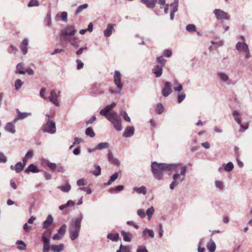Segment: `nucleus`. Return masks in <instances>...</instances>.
Here are the masks:
<instances>
[{
    "instance_id": "f257e3e1",
    "label": "nucleus",
    "mask_w": 252,
    "mask_h": 252,
    "mask_svg": "<svg viewBox=\"0 0 252 252\" xmlns=\"http://www.w3.org/2000/svg\"><path fill=\"white\" fill-rule=\"evenodd\" d=\"M178 165L174 164L158 163L153 162L151 164L152 171L155 179L162 180L163 172L166 171H177Z\"/></svg>"
},
{
    "instance_id": "f03ea898",
    "label": "nucleus",
    "mask_w": 252,
    "mask_h": 252,
    "mask_svg": "<svg viewBox=\"0 0 252 252\" xmlns=\"http://www.w3.org/2000/svg\"><path fill=\"white\" fill-rule=\"evenodd\" d=\"M83 218V216L81 214L79 216L72 220L70 222L69 235L70 239L72 241L75 240L79 236Z\"/></svg>"
},
{
    "instance_id": "7ed1b4c3",
    "label": "nucleus",
    "mask_w": 252,
    "mask_h": 252,
    "mask_svg": "<svg viewBox=\"0 0 252 252\" xmlns=\"http://www.w3.org/2000/svg\"><path fill=\"white\" fill-rule=\"evenodd\" d=\"M77 30L74 25H67L60 32V40L62 42H67L72 39H75L74 35Z\"/></svg>"
},
{
    "instance_id": "20e7f679",
    "label": "nucleus",
    "mask_w": 252,
    "mask_h": 252,
    "mask_svg": "<svg viewBox=\"0 0 252 252\" xmlns=\"http://www.w3.org/2000/svg\"><path fill=\"white\" fill-rule=\"evenodd\" d=\"M114 83L116 86L117 91H115L112 89H109V92L113 94L115 93H117L118 94H121V91L123 87V85L121 82V74L120 72L116 70L114 74Z\"/></svg>"
},
{
    "instance_id": "39448f33",
    "label": "nucleus",
    "mask_w": 252,
    "mask_h": 252,
    "mask_svg": "<svg viewBox=\"0 0 252 252\" xmlns=\"http://www.w3.org/2000/svg\"><path fill=\"white\" fill-rule=\"evenodd\" d=\"M107 119L111 122L117 130H122L121 120L116 112L109 113L107 116Z\"/></svg>"
},
{
    "instance_id": "423d86ee",
    "label": "nucleus",
    "mask_w": 252,
    "mask_h": 252,
    "mask_svg": "<svg viewBox=\"0 0 252 252\" xmlns=\"http://www.w3.org/2000/svg\"><path fill=\"white\" fill-rule=\"evenodd\" d=\"M52 231L50 229H46L42 234L41 240L43 242L42 252H49L50 251L49 238L51 236Z\"/></svg>"
},
{
    "instance_id": "0eeeda50",
    "label": "nucleus",
    "mask_w": 252,
    "mask_h": 252,
    "mask_svg": "<svg viewBox=\"0 0 252 252\" xmlns=\"http://www.w3.org/2000/svg\"><path fill=\"white\" fill-rule=\"evenodd\" d=\"M216 19L218 20H228L230 19L229 14L220 9H215L213 11Z\"/></svg>"
},
{
    "instance_id": "6e6552de",
    "label": "nucleus",
    "mask_w": 252,
    "mask_h": 252,
    "mask_svg": "<svg viewBox=\"0 0 252 252\" xmlns=\"http://www.w3.org/2000/svg\"><path fill=\"white\" fill-rule=\"evenodd\" d=\"M44 132L54 134L56 131L55 123L52 121L48 120L46 124L43 127Z\"/></svg>"
},
{
    "instance_id": "1a4fd4ad",
    "label": "nucleus",
    "mask_w": 252,
    "mask_h": 252,
    "mask_svg": "<svg viewBox=\"0 0 252 252\" xmlns=\"http://www.w3.org/2000/svg\"><path fill=\"white\" fill-rule=\"evenodd\" d=\"M218 79L221 82L229 84V77L227 74L223 71H219L217 73Z\"/></svg>"
},
{
    "instance_id": "9d476101",
    "label": "nucleus",
    "mask_w": 252,
    "mask_h": 252,
    "mask_svg": "<svg viewBox=\"0 0 252 252\" xmlns=\"http://www.w3.org/2000/svg\"><path fill=\"white\" fill-rule=\"evenodd\" d=\"M172 86L170 82H166L165 83L164 87L162 90V94L165 96H168L172 93Z\"/></svg>"
},
{
    "instance_id": "9b49d317",
    "label": "nucleus",
    "mask_w": 252,
    "mask_h": 252,
    "mask_svg": "<svg viewBox=\"0 0 252 252\" xmlns=\"http://www.w3.org/2000/svg\"><path fill=\"white\" fill-rule=\"evenodd\" d=\"M58 95L56 94L55 90H52L50 93V95L48 97L50 101L54 103L56 106H59V102H58Z\"/></svg>"
},
{
    "instance_id": "f8f14e48",
    "label": "nucleus",
    "mask_w": 252,
    "mask_h": 252,
    "mask_svg": "<svg viewBox=\"0 0 252 252\" xmlns=\"http://www.w3.org/2000/svg\"><path fill=\"white\" fill-rule=\"evenodd\" d=\"M236 49L240 52H244L247 51L249 48L248 45L245 42H238L236 44Z\"/></svg>"
},
{
    "instance_id": "ddd939ff",
    "label": "nucleus",
    "mask_w": 252,
    "mask_h": 252,
    "mask_svg": "<svg viewBox=\"0 0 252 252\" xmlns=\"http://www.w3.org/2000/svg\"><path fill=\"white\" fill-rule=\"evenodd\" d=\"M180 174H175L173 176V181L170 185V189H173L180 182Z\"/></svg>"
},
{
    "instance_id": "4468645a",
    "label": "nucleus",
    "mask_w": 252,
    "mask_h": 252,
    "mask_svg": "<svg viewBox=\"0 0 252 252\" xmlns=\"http://www.w3.org/2000/svg\"><path fill=\"white\" fill-rule=\"evenodd\" d=\"M16 122H14V120L12 122L8 123L6 126H4V129L11 133L14 134L15 133V124Z\"/></svg>"
},
{
    "instance_id": "2eb2a0df",
    "label": "nucleus",
    "mask_w": 252,
    "mask_h": 252,
    "mask_svg": "<svg viewBox=\"0 0 252 252\" xmlns=\"http://www.w3.org/2000/svg\"><path fill=\"white\" fill-rule=\"evenodd\" d=\"M29 45V40L27 38L24 39L21 42L20 48L23 55H26L28 52V45Z\"/></svg>"
},
{
    "instance_id": "dca6fc26",
    "label": "nucleus",
    "mask_w": 252,
    "mask_h": 252,
    "mask_svg": "<svg viewBox=\"0 0 252 252\" xmlns=\"http://www.w3.org/2000/svg\"><path fill=\"white\" fill-rule=\"evenodd\" d=\"M64 248V245L63 243L59 245H50V250L53 252H62Z\"/></svg>"
},
{
    "instance_id": "f3484780",
    "label": "nucleus",
    "mask_w": 252,
    "mask_h": 252,
    "mask_svg": "<svg viewBox=\"0 0 252 252\" xmlns=\"http://www.w3.org/2000/svg\"><path fill=\"white\" fill-rule=\"evenodd\" d=\"M17 116L14 119V122H16L18 120H22L31 115V113L21 112L19 109H17Z\"/></svg>"
},
{
    "instance_id": "a211bd4d",
    "label": "nucleus",
    "mask_w": 252,
    "mask_h": 252,
    "mask_svg": "<svg viewBox=\"0 0 252 252\" xmlns=\"http://www.w3.org/2000/svg\"><path fill=\"white\" fill-rule=\"evenodd\" d=\"M162 67L163 66L160 65H156L153 68L152 72L157 77H159L162 75Z\"/></svg>"
},
{
    "instance_id": "6ab92c4d",
    "label": "nucleus",
    "mask_w": 252,
    "mask_h": 252,
    "mask_svg": "<svg viewBox=\"0 0 252 252\" xmlns=\"http://www.w3.org/2000/svg\"><path fill=\"white\" fill-rule=\"evenodd\" d=\"M25 165L21 162H17L14 166L11 165L10 169L15 170L16 173H19L23 170Z\"/></svg>"
},
{
    "instance_id": "aec40b11",
    "label": "nucleus",
    "mask_w": 252,
    "mask_h": 252,
    "mask_svg": "<svg viewBox=\"0 0 252 252\" xmlns=\"http://www.w3.org/2000/svg\"><path fill=\"white\" fill-rule=\"evenodd\" d=\"M134 128L132 126L127 127L123 133V136L125 137H129L134 134Z\"/></svg>"
},
{
    "instance_id": "412c9836",
    "label": "nucleus",
    "mask_w": 252,
    "mask_h": 252,
    "mask_svg": "<svg viewBox=\"0 0 252 252\" xmlns=\"http://www.w3.org/2000/svg\"><path fill=\"white\" fill-rule=\"evenodd\" d=\"M53 222V218L51 215H49L46 220L43 222V228L46 229L49 227Z\"/></svg>"
},
{
    "instance_id": "4be33fe9",
    "label": "nucleus",
    "mask_w": 252,
    "mask_h": 252,
    "mask_svg": "<svg viewBox=\"0 0 252 252\" xmlns=\"http://www.w3.org/2000/svg\"><path fill=\"white\" fill-rule=\"evenodd\" d=\"M157 0H141V2L146 5L149 8H153L155 7Z\"/></svg>"
},
{
    "instance_id": "5701e85b",
    "label": "nucleus",
    "mask_w": 252,
    "mask_h": 252,
    "mask_svg": "<svg viewBox=\"0 0 252 252\" xmlns=\"http://www.w3.org/2000/svg\"><path fill=\"white\" fill-rule=\"evenodd\" d=\"M113 29V25L112 24H109L107 28L103 32L104 36L106 37L110 36L112 33Z\"/></svg>"
},
{
    "instance_id": "b1692460",
    "label": "nucleus",
    "mask_w": 252,
    "mask_h": 252,
    "mask_svg": "<svg viewBox=\"0 0 252 252\" xmlns=\"http://www.w3.org/2000/svg\"><path fill=\"white\" fill-rule=\"evenodd\" d=\"M133 190L136 192L138 194H143L145 195L147 193V189L145 186H141V187H134Z\"/></svg>"
},
{
    "instance_id": "393cba45",
    "label": "nucleus",
    "mask_w": 252,
    "mask_h": 252,
    "mask_svg": "<svg viewBox=\"0 0 252 252\" xmlns=\"http://www.w3.org/2000/svg\"><path fill=\"white\" fill-rule=\"evenodd\" d=\"M26 173L32 172L33 173H37L39 170L37 169V167L33 164H31L25 170Z\"/></svg>"
},
{
    "instance_id": "a878e982",
    "label": "nucleus",
    "mask_w": 252,
    "mask_h": 252,
    "mask_svg": "<svg viewBox=\"0 0 252 252\" xmlns=\"http://www.w3.org/2000/svg\"><path fill=\"white\" fill-rule=\"evenodd\" d=\"M110 144L108 142H102L98 144L95 147V150H102L104 149H107L109 147Z\"/></svg>"
},
{
    "instance_id": "bb28decb",
    "label": "nucleus",
    "mask_w": 252,
    "mask_h": 252,
    "mask_svg": "<svg viewBox=\"0 0 252 252\" xmlns=\"http://www.w3.org/2000/svg\"><path fill=\"white\" fill-rule=\"evenodd\" d=\"M108 158L111 163L117 165L120 164L119 160L113 157V154L111 152H109L108 154Z\"/></svg>"
},
{
    "instance_id": "cd10ccee",
    "label": "nucleus",
    "mask_w": 252,
    "mask_h": 252,
    "mask_svg": "<svg viewBox=\"0 0 252 252\" xmlns=\"http://www.w3.org/2000/svg\"><path fill=\"white\" fill-rule=\"evenodd\" d=\"M234 119L238 124L240 125L241 128L240 129V131L244 132L248 128V124L246 123L245 125H242L241 123V120L239 117H234Z\"/></svg>"
},
{
    "instance_id": "c85d7f7f",
    "label": "nucleus",
    "mask_w": 252,
    "mask_h": 252,
    "mask_svg": "<svg viewBox=\"0 0 252 252\" xmlns=\"http://www.w3.org/2000/svg\"><path fill=\"white\" fill-rule=\"evenodd\" d=\"M207 248L209 252H214L216 248L215 242L212 240H211L207 244Z\"/></svg>"
},
{
    "instance_id": "c756f323",
    "label": "nucleus",
    "mask_w": 252,
    "mask_h": 252,
    "mask_svg": "<svg viewBox=\"0 0 252 252\" xmlns=\"http://www.w3.org/2000/svg\"><path fill=\"white\" fill-rule=\"evenodd\" d=\"M43 163L45 164L51 170H55L57 168V165L55 163L50 162L47 159H43Z\"/></svg>"
},
{
    "instance_id": "7c9ffc66",
    "label": "nucleus",
    "mask_w": 252,
    "mask_h": 252,
    "mask_svg": "<svg viewBox=\"0 0 252 252\" xmlns=\"http://www.w3.org/2000/svg\"><path fill=\"white\" fill-rule=\"evenodd\" d=\"M121 234L123 236V239L125 241L130 242L132 237V234L129 232H126L125 231H121Z\"/></svg>"
},
{
    "instance_id": "2f4dec72",
    "label": "nucleus",
    "mask_w": 252,
    "mask_h": 252,
    "mask_svg": "<svg viewBox=\"0 0 252 252\" xmlns=\"http://www.w3.org/2000/svg\"><path fill=\"white\" fill-rule=\"evenodd\" d=\"M173 89L175 92H181L183 90L182 85L175 80L173 83Z\"/></svg>"
},
{
    "instance_id": "473e14b6",
    "label": "nucleus",
    "mask_w": 252,
    "mask_h": 252,
    "mask_svg": "<svg viewBox=\"0 0 252 252\" xmlns=\"http://www.w3.org/2000/svg\"><path fill=\"white\" fill-rule=\"evenodd\" d=\"M16 72L21 74H25L24 65L23 63H19L16 66Z\"/></svg>"
},
{
    "instance_id": "72a5a7b5",
    "label": "nucleus",
    "mask_w": 252,
    "mask_h": 252,
    "mask_svg": "<svg viewBox=\"0 0 252 252\" xmlns=\"http://www.w3.org/2000/svg\"><path fill=\"white\" fill-rule=\"evenodd\" d=\"M119 238V235L118 233H108L107 235V238L113 241H117Z\"/></svg>"
},
{
    "instance_id": "f704fd0d",
    "label": "nucleus",
    "mask_w": 252,
    "mask_h": 252,
    "mask_svg": "<svg viewBox=\"0 0 252 252\" xmlns=\"http://www.w3.org/2000/svg\"><path fill=\"white\" fill-rule=\"evenodd\" d=\"M58 188L63 192H68L71 189V186L67 183L64 185L59 187Z\"/></svg>"
},
{
    "instance_id": "c9c22d12",
    "label": "nucleus",
    "mask_w": 252,
    "mask_h": 252,
    "mask_svg": "<svg viewBox=\"0 0 252 252\" xmlns=\"http://www.w3.org/2000/svg\"><path fill=\"white\" fill-rule=\"evenodd\" d=\"M16 244L18 245V249L19 250L23 251L26 249V245L25 243L22 240H17Z\"/></svg>"
},
{
    "instance_id": "e433bc0d",
    "label": "nucleus",
    "mask_w": 252,
    "mask_h": 252,
    "mask_svg": "<svg viewBox=\"0 0 252 252\" xmlns=\"http://www.w3.org/2000/svg\"><path fill=\"white\" fill-rule=\"evenodd\" d=\"M88 7V4L87 3H84L78 7L75 11V14L76 15L80 13L82 10L87 9Z\"/></svg>"
},
{
    "instance_id": "4c0bfd02",
    "label": "nucleus",
    "mask_w": 252,
    "mask_h": 252,
    "mask_svg": "<svg viewBox=\"0 0 252 252\" xmlns=\"http://www.w3.org/2000/svg\"><path fill=\"white\" fill-rule=\"evenodd\" d=\"M171 11L176 12L178 10V0H175L174 2L170 5Z\"/></svg>"
},
{
    "instance_id": "58836bf2",
    "label": "nucleus",
    "mask_w": 252,
    "mask_h": 252,
    "mask_svg": "<svg viewBox=\"0 0 252 252\" xmlns=\"http://www.w3.org/2000/svg\"><path fill=\"white\" fill-rule=\"evenodd\" d=\"M85 133L87 136L92 138L95 136L94 131L92 127H88L86 130Z\"/></svg>"
},
{
    "instance_id": "ea45409f",
    "label": "nucleus",
    "mask_w": 252,
    "mask_h": 252,
    "mask_svg": "<svg viewBox=\"0 0 252 252\" xmlns=\"http://www.w3.org/2000/svg\"><path fill=\"white\" fill-rule=\"evenodd\" d=\"M155 210L153 207H151L150 208H148L146 213V215H147L148 216L149 220H150L154 214Z\"/></svg>"
},
{
    "instance_id": "a19ab883",
    "label": "nucleus",
    "mask_w": 252,
    "mask_h": 252,
    "mask_svg": "<svg viewBox=\"0 0 252 252\" xmlns=\"http://www.w3.org/2000/svg\"><path fill=\"white\" fill-rule=\"evenodd\" d=\"M39 5V3L38 0H31L28 4V6L29 7H37Z\"/></svg>"
},
{
    "instance_id": "79ce46f5",
    "label": "nucleus",
    "mask_w": 252,
    "mask_h": 252,
    "mask_svg": "<svg viewBox=\"0 0 252 252\" xmlns=\"http://www.w3.org/2000/svg\"><path fill=\"white\" fill-rule=\"evenodd\" d=\"M24 84V82H22L20 79H17L15 82V84H14V86H15V89L16 90H19L22 86Z\"/></svg>"
},
{
    "instance_id": "37998d69",
    "label": "nucleus",
    "mask_w": 252,
    "mask_h": 252,
    "mask_svg": "<svg viewBox=\"0 0 252 252\" xmlns=\"http://www.w3.org/2000/svg\"><path fill=\"white\" fill-rule=\"evenodd\" d=\"M186 171H187V167H186V166H182L181 167V172H180V173L179 174H180V176L182 175L183 177L181 178L180 177V182H182V181L185 180V175H186Z\"/></svg>"
},
{
    "instance_id": "c03bdc74",
    "label": "nucleus",
    "mask_w": 252,
    "mask_h": 252,
    "mask_svg": "<svg viewBox=\"0 0 252 252\" xmlns=\"http://www.w3.org/2000/svg\"><path fill=\"white\" fill-rule=\"evenodd\" d=\"M234 168L233 164L232 162H229L224 165V170L227 172L231 171Z\"/></svg>"
},
{
    "instance_id": "a18cd8bd",
    "label": "nucleus",
    "mask_w": 252,
    "mask_h": 252,
    "mask_svg": "<svg viewBox=\"0 0 252 252\" xmlns=\"http://www.w3.org/2000/svg\"><path fill=\"white\" fill-rule=\"evenodd\" d=\"M186 30L189 32H196V26L193 24H189L186 26Z\"/></svg>"
},
{
    "instance_id": "49530a36",
    "label": "nucleus",
    "mask_w": 252,
    "mask_h": 252,
    "mask_svg": "<svg viewBox=\"0 0 252 252\" xmlns=\"http://www.w3.org/2000/svg\"><path fill=\"white\" fill-rule=\"evenodd\" d=\"M80 42V40L78 38H76L75 39H72L71 41H69L68 42L70 43V44L73 46L75 48H78L79 47L78 43Z\"/></svg>"
},
{
    "instance_id": "de8ad7c7",
    "label": "nucleus",
    "mask_w": 252,
    "mask_h": 252,
    "mask_svg": "<svg viewBox=\"0 0 252 252\" xmlns=\"http://www.w3.org/2000/svg\"><path fill=\"white\" fill-rule=\"evenodd\" d=\"M157 62L158 63L160 64V65L163 67L165 64L166 60L162 56H160L157 58Z\"/></svg>"
},
{
    "instance_id": "09e8293b",
    "label": "nucleus",
    "mask_w": 252,
    "mask_h": 252,
    "mask_svg": "<svg viewBox=\"0 0 252 252\" xmlns=\"http://www.w3.org/2000/svg\"><path fill=\"white\" fill-rule=\"evenodd\" d=\"M66 225L64 224L61 227H60L58 231V233L63 236L66 232Z\"/></svg>"
},
{
    "instance_id": "8fccbe9b",
    "label": "nucleus",
    "mask_w": 252,
    "mask_h": 252,
    "mask_svg": "<svg viewBox=\"0 0 252 252\" xmlns=\"http://www.w3.org/2000/svg\"><path fill=\"white\" fill-rule=\"evenodd\" d=\"M143 234H148V235L153 238L154 236V232L153 230L151 229H145L143 231Z\"/></svg>"
},
{
    "instance_id": "3c124183",
    "label": "nucleus",
    "mask_w": 252,
    "mask_h": 252,
    "mask_svg": "<svg viewBox=\"0 0 252 252\" xmlns=\"http://www.w3.org/2000/svg\"><path fill=\"white\" fill-rule=\"evenodd\" d=\"M137 214L142 219L144 218L146 216V213L145 212L144 209H143L138 210L137 211Z\"/></svg>"
},
{
    "instance_id": "603ef678",
    "label": "nucleus",
    "mask_w": 252,
    "mask_h": 252,
    "mask_svg": "<svg viewBox=\"0 0 252 252\" xmlns=\"http://www.w3.org/2000/svg\"><path fill=\"white\" fill-rule=\"evenodd\" d=\"M163 111V106L161 103H158L157 104L156 112L160 114H161Z\"/></svg>"
},
{
    "instance_id": "864d4df0",
    "label": "nucleus",
    "mask_w": 252,
    "mask_h": 252,
    "mask_svg": "<svg viewBox=\"0 0 252 252\" xmlns=\"http://www.w3.org/2000/svg\"><path fill=\"white\" fill-rule=\"evenodd\" d=\"M186 94L182 92L181 94H178V102L179 103H181L185 98Z\"/></svg>"
},
{
    "instance_id": "5fc2aeb1",
    "label": "nucleus",
    "mask_w": 252,
    "mask_h": 252,
    "mask_svg": "<svg viewBox=\"0 0 252 252\" xmlns=\"http://www.w3.org/2000/svg\"><path fill=\"white\" fill-rule=\"evenodd\" d=\"M101 169L100 166L97 165L96 167L95 170L93 172V174L96 176H99L101 174Z\"/></svg>"
},
{
    "instance_id": "6e6d98bb",
    "label": "nucleus",
    "mask_w": 252,
    "mask_h": 252,
    "mask_svg": "<svg viewBox=\"0 0 252 252\" xmlns=\"http://www.w3.org/2000/svg\"><path fill=\"white\" fill-rule=\"evenodd\" d=\"M136 252H148L146 246L144 245L139 246L136 250Z\"/></svg>"
},
{
    "instance_id": "4d7b16f0",
    "label": "nucleus",
    "mask_w": 252,
    "mask_h": 252,
    "mask_svg": "<svg viewBox=\"0 0 252 252\" xmlns=\"http://www.w3.org/2000/svg\"><path fill=\"white\" fill-rule=\"evenodd\" d=\"M78 190H83L84 191H86L87 192V194H91L92 193V189H91V188H89V187H86V188H79L78 189Z\"/></svg>"
},
{
    "instance_id": "13d9d810",
    "label": "nucleus",
    "mask_w": 252,
    "mask_h": 252,
    "mask_svg": "<svg viewBox=\"0 0 252 252\" xmlns=\"http://www.w3.org/2000/svg\"><path fill=\"white\" fill-rule=\"evenodd\" d=\"M212 44L215 45L217 47H219L222 46L223 44V42L222 40H219L218 41H212L211 42Z\"/></svg>"
},
{
    "instance_id": "bf43d9fd",
    "label": "nucleus",
    "mask_w": 252,
    "mask_h": 252,
    "mask_svg": "<svg viewBox=\"0 0 252 252\" xmlns=\"http://www.w3.org/2000/svg\"><path fill=\"white\" fill-rule=\"evenodd\" d=\"M77 185L78 186H82L86 185V182L84 178L80 179L77 181Z\"/></svg>"
},
{
    "instance_id": "052dcab7",
    "label": "nucleus",
    "mask_w": 252,
    "mask_h": 252,
    "mask_svg": "<svg viewBox=\"0 0 252 252\" xmlns=\"http://www.w3.org/2000/svg\"><path fill=\"white\" fill-rule=\"evenodd\" d=\"M215 185L216 187L220 189H222L223 188V183L220 181H216L215 182Z\"/></svg>"
},
{
    "instance_id": "680f3d73",
    "label": "nucleus",
    "mask_w": 252,
    "mask_h": 252,
    "mask_svg": "<svg viewBox=\"0 0 252 252\" xmlns=\"http://www.w3.org/2000/svg\"><path fill=\"white\" fill-rule=\"evenodd\" d=\"M61 17L62 18L64 22H67V13L66 12H63L61 13Z\"/></svg>"
},
{
    "instance_id": "e2e57ef3",
    "label": "nucleus",
    "mask_w": 252,
    "mask_h": 252,
    "mask_svg": "<svg viewBox=\"0 0 252 252\" xmlns=\"http://www.w3.org/2000/svg\"><path fill=\"white\" fill-rule=\"evenodd\" d=\"M23 229L26 232H28L31 230L32 226L29 225L27 223H25L23 225Z\"/></svg>"
},
{
    "instance_id": "0e129e2a",
    "label": "nucleus",
    "mask_w": 252,
    "mask_h": 252,
    "mask_svg": "<svg viewBox=\"0 0 252 252\" xmlns=\"http://www.w3.org/2000/svg\"><path fill=\"white\" fill-rule=\"evenodd\" d=\"M63 237V236H62L61 234L57 233V234H56L55 235H54L53 236V237H52V239L54 240H59L62 239Z\"/></svg>"
},
{
    "instance_id": "69168bd1",
    "label": "nucleus",
    "mask_w": 252,
    "mask_h": 252,
    "mask_svg": "<svg viewBox=\"0 0 252 252\" xmlns=\"http://www.w3.org/2000/svg\"><path fill=\"white\" fill-rule=\"evenodd\" d=\"M76 63H77V69H80L83 68V67L84 66V63L83 62H81V61H80L79 60H77L76 61Z\"/></svg>"
},
{
    "instance_id": "338daca9",
    "label": "nucleus",
    "mask_w": 252,
    "mask_h": 252,
    "mask_svg": "<svg viewBox=\"0 0 252 252\" xmlns=\"http://www.w3.org/2000/svg\"><path fill=\"white\" fill-rule=\"evenodd\" d=\"M121 249L122 250V252H130V248L128 246H124L121 245Z\"/></svg>"
},
{
    "instance_id": "774afa93",
    "label": "nucleus",
    "mask_w": 252,
    "mask_h": 252,
    "mask_svg": "<svg viewBox=\"0 0 252 252\" xmlns=\"http://www.w3.org/2000/svg\"><path fill=\"white\" fill-rule=\"evenodd\" d=\"M33 155V152L32 150H29L25 156L27 158H31Z\"/></svg>"
}]
</instances>
